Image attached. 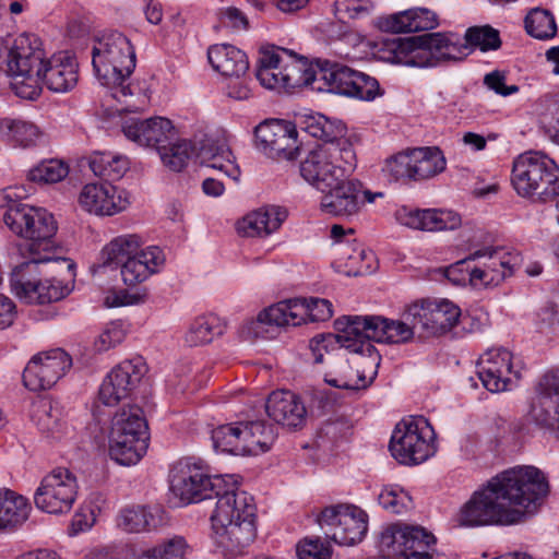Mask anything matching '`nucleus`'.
I'll return each instance as SVG.
<instances>
[{"mask_svg": "<svg viewBox=\"0 0 559 559\" xmlns=\"http://www.w3.org/2000/svg\"><path fill=\"white\" fill-rule=\"evenodd\" d=\"M549 485L534 466H515L474 492L462 507L460 524L464 526L514 525L536 513Z\"/></svg>", "mask_w": 559, "mask_h": 559, "instance_id": "nucleus-1", "label": "nucleus"}, {"mask_svg": "<svg viewBox=\"0 0 559 559\" xmlns=\"http://www.w3.org/2000/svg\"><path fill=\"white\" fill-rule=\"evenodd\" d=\"M377 53L379 59L386 62L428 68L449 61H462L471 53V48L455 35L426 33L407 38L383 39Z\"/></svg>", "mask_w": 559, "mask_h": 559, "instance_id": "nucleus-2", "label": "nucleus"}, {"mask_svg": "<svg viewBox=\"0 0 559 559\" xmlns=\"http://www.w3.org/2000/svg\"><path fill=\"white\" fill-rule=\"evenodd\" d=\"M2 58L14 94L27 100L37 99L41 94V71L48 60L41 39L31 33L7 36L0 43Z\"/></svg>", "mask_w": 559, "mask_h": 559, "instance_id": "nucleus-3", "label": "nucleus"}, {"mask_svg": "<svg viewBox=\"0 0 559 559\" xmlns=\"http://www.w3.org/2000/svg\"><path fill=\"white\" fill-rule=\"evenodd\" d=\"M253 498L239 488L219 498L211 516L218 543L231 556H242L255 538Z\"/></svg>", "mask_w": 559, "mask_h": 559, "instance_id": "nucleus-4", "label": "nucleus"}, {"mask_svg": "<svg viewBox=\"0 0 559 559\" xmlns=\"http://www.w3.org/2000/svg\"><path fill=\"white\" fill-rule=\"evenodd\" d=\"M2 221L17 237L27 240L24 252L52 255L56 247L57 222L51 213L41 207L13 201L7 190L0 191Z\"/></svg>", "mask_w": 559, "mask_h": 559, "instance_id": "nucleus-5", "label": "nucleus"}, {"mask_svg": "<svg viewBox=\"0 0 559 559\" xmlns=\"http://www.w3.org/2000/svg\"><path fill=\"white\" fill-rule=\"evenodd\" d=\"M170 491L181 504L216 498L217 501L239 488L238 475H210L199 459L182 457L170 469Z\"/></svg>", "mask_w": 559, "mask_h": 559, "instance_id": "nucleus-6", "label": "nucleus"}, {"mask_svg": "<svg viewBox=\"0 0 559 559\" xmlns=\"http://www.w3.org/2000/svg\"><path fill=\"white\" fill-rule=\"evenodd\" d=\"M522 263L518 251L502 247H485L471 253L447 270V276L454 283L469 282L474 287L497 286L513 275Z\"/></svg>", "mask_w": 559, "mask_h": 559, "instance_id": "nucleus-7", "label": "nucleus"}, {"mask_svg": "<svg viewBox=\"0 0 559 559\" xmlns=\"http://www.w3.org/2000/svg\"><path fill=\"white\" fill-rule=\"evenodd\" d=\"M92 64L102 85L123 96L131 94L124 82L135 68V52L127 36L115 31L97 38L92 49Z\"/></svg>", "mask_w": 559, "mask_h": 559, "instance_id": "nucleus-8", "label": "nucleus"}, {"mask_svg": "<svg viewBox=\"0 0 559 559\" xmlns=\"http://www.w3.org/2000/svg\"><path fill=\"white\" fill-rule=\"evenodd\" d=\"M356 167V154L348 140L326 142L311 148L300 164V175L311 186L325 192L336 180L349 176Z\"/></svg>", "mask_w": 559, "mask_h": 559, "instance_id": "nucleus-9", "label": "nucleus"}, {"mask_svg": "<svg viewBox=\"0 0 559 559\" xmlns=\"http://www.w3.org/2000/svg\"><path fill=\"white\" fill-rule=\"evenodd\" d=\"M511 183L522 198L551 201L559 195V166L540 152H525L513 162Z\"/></svg>", "mask_w": 559, "mask_h": 559, "instance_id": "nucleus-10", "label": "nucleus"}, {"mask_svg": "<svg viewBox=\"0 0 559 559\" xmlns=\"http://www.w3.org/2000/svg\"><path fill=\"white\" fill-rule=\"evenodd\" d=\"M435 430L427 418L409 416L395 426L390 451L401 464L417 465L435 454Z\"/></svg>", "mask_w": 559, "mask_h": 559, "instance_id": "nucleus-11", "label": "nucleus"}, {"mask_svg": "<svg viewBox=\"0 0 559 559\" xmlns=\"http://www.w3.org/2000/svg\"><path fill=\"white\" fill-rule=\"evenodd\" d=\"M402 320H391L381 316H352V321L345 323L343 340L348 342L347 335L357 336L361 343L402 344L409 342L415 334L419 335V326L409 317V307L403 313Z\"/></svg>", "mask_w": 559, "mask_h": 559, "instance_id": "nucleus-12", "label": "nucleus"}, {"mask_svg": "<svg viewBox=\"0 0 559 559\" xmlns=\"http://www.w3.org/2000/svg\"><path fill=\"white\" fill-rule=\"evenodd\" d=\"M78 496V481L67 468H56L46 475L34 493L37 509L49 514L68 513Z\"/></svg>", "mask_w": 559, "mask_h": 559, "instance_id": "nucleus-13", "label": "nucleus"}, {"mask_svg": "<svg viewBox=\"0 0 559 559\" xmlns=\"http://www.w3.org/2000/svg\"><path fill=\"white\" fill-rule=\"evenodd\" d=\"M381 544L402 559H432L443 556L437 550L436 536L421 526L388 528L381 534Z\"/></svg>", "mask_w": 559, "mask_h": 559, "instance_id": "nucleus-14", "label": "nucleus"}, {"mask_svg": "<svg viewBox=\"0 0 559 559\" xmlns=\"http://www.w3.org/2000/svg\"><path fill=\"white\" fill-rule=\"evenodd\" d=\"M318 522L334 528L332 540L341 546H353L361 542L368 528L366 512L353 504L326 507L321 511Z\"/></svg>", "mask_w": 559, "mask_h": 559, "instance_id": "nucleus-15", "label": "nucleus"}, {"mask_svg": "<svg viewBox=\"0 0 559 559\" xmlns=\"http://www.w3.org/2000/svg\"><path fill=\"white\" fill-rule=\"evenodd\" d=\"M146 373V364L141 356L126 359L115 366L104 378L98 401L105 406H116L128 399Z\"/></svg>", "mask_w": 559, "mask_h": 559, "instance_id": "nucleus-16", "label": "nucleus"}, {"mask_svg": "<svg viewBox=\"0 0 559 559\" xmlns=\"http://www.w3.org/2000/svg\"><path fill=\"white\" fill-rule=\"evenodd\" d=\"M72 359L62 348L34 355L23 371L24 385L34 392L51 389L71 368Z\"/></svg>", "mask_w": 559, "mask_h": 559, "instance_id": "nucleus-17", "label": "nucleus"}, {"mask_svg": "<svg viewBox=\"0 0 559 559\" xmlns=\"http://www.w3.org/2000/svg\"><path fill=\"white\" fill-rule=\"evenodd\" d=\"M296 124L285 120H265L254 130L259 150L271 158L296 159L300 154Z\"/></svg>", "mask_w": 559, "mask_h": 559, "instance_id": "nucleus-18", "label": "nucleus"}, {"mask_svg": "<svg viewBox=\"0 0 559 559\" xmlns=\"http://www.w3.org/2000/svg\"><path fill=\"white\" fill-rule=\"evenodd\" d=\"M409 317L419 326V336L428 337L452 330L460 321L461 309L448 299L423 300L409 306Z\"/></svg>", "mask_w": 559, "mask_h": 559, "instance_id": "nucleus-19", "label": "nucleus"}, {"mask_svg": "<svg viewBox=\"0 0 559 559\" xmlns=\"http://www.w3.org/2000/svg\"><path fill=\"white\" fill-rule=\"evenodd\" d=\"M80 206L97 216H114L124 211L129 204L127 191L108 181L85 185L79 194Z\"/></svg>", "mask_w": 559, "mask_h": 559, "instance_id": "nucleus-20", "label": "nucleus"}, {"mask_svg": "<svg viewBox=\"0 0 559 559\" xmlns=\"http://www.w3.org/2000/svg\"><path fill=\"white\" fill-rule=\"evenodd\" d=\"M122 132L130 141L140 146L152 147L159 152L176 139L171 121L163 117L148 119L128 118L123 121Z\"/></svg>", "mask_w": 559, "mask_h": 559, "instance_id": "nucleus-21", "label": "nucleus"}, {"mask_svg": "<svg viewBox=\"0 0 559 559\" xmlns=\"http://www.w3.org/2000/svg\"><path fill=\"white\" fill-rule=\"evenodd\" d=\"M512 373V354L506 348H490L478 359L477 376L483 385L492 393L510 390Z\"/></svg>", "mask_w": 559, "mask_h": 559, "instance_id": "nucleus-22", "label": "nucleus"}, {"mask_svg": "<svg viewBox=\"0 0 559 559\" xmlns=\"http://www.w3.org/2000/svg\"><path fill=\"white\" fill-rule=\"evenodd\" d=\"M395 219L403 226L423 231L453 230L462 224L461 216L455 212L407 205L395 211Z\"/></svg>", "mask_w": 559, "mask_h": 559, "instance_id": "nucleus-23", "label": "nucleus"}, {"mask_svg": "<svg viewBox=\"0 0 559 559\" xmlns=\"http://www.w3.org/2000/svg\"><path fill=\"white\" fill-rule=\"evenodd\" d=\"M348 176H344L342 180H336L335 185H331L326 189L321 199V209L324 213L350 217L357 215L362 206L361 199L362 186L359 181L348 180Z\"/></svg>", "mask_w": 559, "mask_h": 559, "instance_id": "nucleus-24", "label": "nucleus"}, {"mask_svg": "<svg viewBox=\"0 0 559 559\" xmlns=\"http://www.w3.org/2000/svg\"><path fill=\"white\" fill-rule=\"evenodd\" d=\"M531 417L539 426L559 431V368L548 371L537 386Z\"/></svg>", "mask_w": 559, "mask_h": 559, "instance_id": "nucleus-25", "label": "nucleus"}, {"mask_svg": "<svg viewBox=\"0 0 559 559\" xmlns=\"http://www.w3.org/2000/svg\"><path fill=\"white\" fill-rule=\"evenodd\" d=\"M371 348L370 350H350L364 357L360 362L364 367L362 370H354L347 362H342L340 365V374L326 377V383L334 388L353 391L368 388L377 376V368L381 360L377 348L372 344Z\"/></svg>", "mask_w": 559, "mask_h": 559, "instance_id": "nucleus-26", "label": "nucleus"}, {"mask_svg": "<svg viewBox=\"0 0 559 559\" xmlns=\"http://www.w3.org/2000/svg\"><path fill=\"white\" fill-rule=\"evenodd\" d=\"M265 411L272 420L289 429L301 428L306 423L305 404L290 391L272 392L265 402Z\"/></svg>", "mask_w": 559, "mask_h": 559, "instance_id": "nucleus-27", "label": "nucleus"}, {"mask_svg": "<svg viewBox=\"0 0 559 559\" xmlns=\"http://www.w3.org/2000/svg\"><path fill=\"white\" fill-rule=\"evenodd\" d=\"M287 325L297 326L302 323L323 322L333 316L330 300L318 297L293 298L281 301Z\"/></svg>", "mask_w": 559, "mask_h": 559, "instance_id": "nucleus-28", "label": "nucleus"}, {"mask_svg": "<svg viewBox=\"0 0 559 559\" xmlns=\"http://www.w3.org/2000/svg\"><path fill=\"white\" fill-rule=\"evenodd\" d=\"M165 254L157 246H148L132 259L122 263L120 274L128 286H135L146 281L151 275L159 272L165 263Z\"/></svg>", "mask_w": 559, "mask_h": 559, "instance_id": "nucleus-29", "label": "nucleus"}, {"mask_svg": "<svg viewBox=\"0 0 559 559\" xmlns=\"http://www.w3.org/2000/svg\"><path fill=\"white\" fill-rule=\"evenodd\" d=\"M199 157L202 165L218 170L234 180L239 179L240 169L224 135L206 138L200 147Z\"/></svg>", "mask_w": 559, "mask_h": 559, "instance_id": "nucleus-30", "label": "nucleus"}, {"mask_svg": "<svg viewBox=\"0 0 559 559\" xmlns=\"http://www.w3.org/2000/svg\"><path fill=\"white\" fill-rule=\"evenodd\" d=\"M286 217V210L265 206L248 213L237 222L236 228L243 237H266L276 231Z\"/></svg>", "mask_w": 559, "mask_h": 559, "instance_id": "nucleus-31", "label": "nucleus"}, {"mask_svg": "<svg viewBox=\"0 0 559 559\" xmlns=\"http://www.w3.org/2000/svg\"><path fill=\"white\" fill-rule=\"evenodd\" d=\"M79 80L78 62L73 57L48 58L41 71V85L55 93H67L73 90Z\"/></svg>", "mask_w": 559, "mask_h": 559, "instance_id": "nucleus-32", "label": "nucleus"}, {"mask_svg": "<svg viewBox=\"0 0 559 559\" xmlns=\"http://www.w3.org/2000/svg\"><path fill=\"white\" fill-rule=\"evenodd\" d=\"M349 321H352V316H343L335 321V329L337 331L336 334H319L310 340L309 347L312 352L316 364H322L324 353H329L336 345H340V347H343L347 350L372 349L371 344L361 343V341H359L357 336L347 335L349 338L348 342H345L343 340V335H345L343 331H345L346 328L345 323H349Z\"/></svg>", "mask_w": 559, "mask_h": 559, "instance_id": "nucleus-33", "label": "nucleus"}, {"mask_svg": "<svg viewBox=\"0 0 559 559\" xmlns=\"http://www.w3.org/2000/svg\"><path fill=\"white\" fill-rule=\"evenodd\" d=\"M283 61V69L285 70V73L284 78H282V82H285V92H290L304 86H312L313 90L319 91L322 90L321 86L313 85L318 80V76H320V73L306 57L286 49Z\"/></svg>", "mask_w": 559, "mask_h": 559, "instance_id": "nucleus-34", "label": "nucleus"}, {"mask_svg": "<svg viewBox=\"0 0 559 559\" xmlns=\"http://www.w3.org/2000/svg\"><path fill=\"white\" fill-rule=\"evenodd\" d=\"M286 48L270 46L263 47L259 51V58L255 69V76L266 88L284 91L285 70L283 69V58Z\"/></svg>", "mask_w": 559, "mask_h": 559, "instance_id": "nucleus-35", "label": "nucleus"}, {"mask_svg": "<svg viewBox=\"0 0 559 559\" xmlns=\"http://www.w3.org/2000/svg\"><path fill=\"white\" fill-rule=\"evenodd\" d=\"M438 25L437 14L425 8L408 9L386 17L382 27L391 33H412L432 29Z\"/></svg>", "mask_w": 559, "mask_h": 559, "instance_id": "nucleus-36", "label": "nucleus"}, {"mask_svg": "<svg viewBox=\"0 0 559 559\" xmlns=\"http://www.w3.org/2000/svg\"><path fill=\"white\" fill-rule=\"evenodd\" d=\"M207 59L212 68L225 76L239 78L249 69L247 55L228 44L211 46L207 50Z\"/></svg>", "mask_w": 559, "mask_h": 559, "instance_id": "nucleus-37", "label": "nucleus"}, {"mask_svg": "<svg viewBox=\"0 0 559 559\" xmlns=\"http://www.w3.org/2000/svg\"><path fill=\"white\" fill-rule=\"evenodd\" d=\"M32 507L22 495L0 489V532L14 531L28 519Z\"/></svg>", "mask_w": 559, "mask_h": 559, "instance_id": "nucleus-38", "label": "nucleus"}, {"mask_svg": "<svg viewBox=\"0 0 559 559\" xmlns=\"http://www.w3.org/2000/svg\"><path fill=\"white\" fill-rule=\"evenodd\" d=\"M143 238L138 234H123L112 238L100 251L103 266L119 267L143 250Z\"/></svg>", "mask_w": 559, "mask_h": 559, "instance_id": "nucleus-39", "label": "nucleus"}, {"mask_svg": "<svg viewBox=\"0 0 559 559\" xmlns=\"http://www.w3.org/2000/svg\"><path fill=\"white\" fill-rule=\"evenodd\" d=\"M287 319L281 301L262 310L257 318L248 319L239 328V335L243 340L265 338L272 326H286Z\"/></svg>", "mask_w": 559, "mask_h": 559, "instance_id": "nucleus-40", "label": "nucleus"}, {"mask_svg": "<svg viewBox=\"0 0 559 559\" xmlns=\"http://www.w3.org/2000/svg\"><path fill=\"white\" fill-rule=\"evenodd\" d=\"M23 255L26 257V252L23 251ZM28 260L16 265L10 277L11 289L15 296L25 302L31 290L34 289V285L38 281L37 266L39 263L49 262L52 260V255H39L28 254Z\"/></svg>", "mask_w": 559, "mask_h": 559, "instance_id": "nucleus-41", "label": "nucleus"}, {"mask_svg": "<svg viewBox=\"0 0 559 559\" xmlns=\"http://www.w3.org/2000/svg\"><path fill=\"white\" fill-rule=\"evenodd\" d=\"M109 456L118 464L130 466L136 464L146 453L148 440L122 437L121 432H109Z\"/></svg>", "mask_w": 559, "mask_h": 559, "instance_id": "nucleus-42", "label": "nucleus"}, {"mask_svg": "<svg viewBox=\"0 0 559 559\" xmlns=\"http://www.w3.org/2000/svg\"><path fill=\"white\" fill-rule=\"evenodd\" d=\"M243 455H259L269 451L276 439L272 425L263 420L242 421Z\"/></svg>", "mask_w": 559, "mask_h": 559, "instance_id": "nucleus-43", "label": "nucleus"}, {"mask_svg": "<svg viewBox=\"0 0 559 559\" xmlns=\"http://www.w3.org/2000/svg\"><path fill=\"white\" fill-rule=\"evenodd\" d=\"M0 132L14 145L23 148L37 145L44 133L34 122L21 118H4L0 122Z\"/></svg>", "mask_w": 559, "mask_h": 559, "instance_id": "nucleus-44", "label": "nucleus"}, {"mask_svg": "<svg viewBox=\"0 0 559 559\" xmlns=\"http://www.w3.org/2000/svg\"><path fill=\"white\" fill-rule=\"evenodd\" d=\"M121 432L122 437L150 440L148 428L143 412L139 406L129 405L117 412L109 432Z\"/></svg>", "mask_w": 559, "mask_h": 559, "instance_id": "nucleus-45", "label": "nucleus"}, {"mask_svg": "<svg viewBox=\"0 0 559 559\" xmlns=\"http://www.w3.org/2000/svg\"><path fill=\"white\" fill-rule=\"evenodd\" d=\"M298 126L311 136L322 140L323 143L346 140L345 126L320 114L300 117Z\"/></svg>", "mask_w": 559, "mask_h": 559, "instance_id": "nucleus-46", "label": "nucleus"}, {"mask_svg": "<svg viewBox=\"0 0 559 559\" xmlns=\"http://www.w3.org/2000/svg\"><path fill=\"white\" fill-rule=\"evenodd\" d=\"M338 261L347 267V274L355 276L372 272L374 254L357 243H340L336 247Z\"/></svg>", "mask_w": 559, "mask_h": 559, "instance_id": "nucleus-47", "label": "nucleus"}, {"mask_svg": "<svg viewBox=\"0 0 559 559\" xmlns=\"http://www.w3.org/2000/svg\"><path fill=\"white\" fill-rule=\"evenodd\" d=\"M88 166L95 176L114 181L126 174L129 162L126 156L112 152H94L88 157Z\"/></svg>", "mask_w": 559, "mask_h": 559, "instance_id": "nucleus-48", "label": "nucleus"}, {"mask_svg": "<svg viewBox=\"0 0 559 559\" xmlns=\"http://www.w3.org/2000/svg\"><path fill=\"white\" fill-rule=\"evenodd\" d=\"M225 321L216 314H207L197 318L186 333V343L190 346L207 344L216 336L224 334Z\"/></svg>", "mask_w": 559, "mask_h": 559, "instance_id": "nucleus-49", "label": "nucleus"}, {"mask_svg": "<svg viewBox=\"0 0 559 559\" xmlns=\"http://www.w3.org/2000/svg\"><path fill=\"white\" fill-rule=\"evenodd\" d=\"M415 181L427 180L441 174L447 160L439 147L427 146L414 148Z\"/></svg>", "mask_w": 559, "mask_h": 559, "instance_id": "nucleus-50", "label": "nucleus"}, {"mask_svg": "<svg viewBox=\"0 0 559 559\" xmlns=\"http://www.w3.org/2000/svg\"><path fill=\"white\" fill-rule=\"evenodd\" d=\"M143 559H185L194 557V547L183 536L174 535L156 546L142 550Z\"/></svg>", "mask_w": 559, "mask_h": 559, "instance_id": "nucleus-51", "label": "nucleus"}, {"mask_svg": "<svg viewBox=\"0 0 559 559\" xmlns=\"http://www.w3.org/2000/svg\"><path fill=\"white\" fill-rule=\"evenodd\" d=\"M320 79L324 80L330 92L349 96L355 85L358 71L340 63H333L329 69H320Z\"/></svg>", "mask_w": 559, "mask_h": 559, "instance_id": "nucleus-52", "label": "nucleus"}, {"mask_svg": "<svg viewBox=\"0 0 559 559\" xmlns=\"http://www.w3.org/2000/svg\"><path fill=\"white\" fill-rule=\"evenodd\" d=\"M25 304L46 305L61 300L71 292V287L57 278L38 280Z\"/></svg>", "mask_w": 559, "mask_h": 559, "instance_id": "nucleus-53", "label": "nucleus"}, {"mask_svg": "<svg viewBox=\"0 0 559 559\" xmlns=\"http://www.w3.org/2000/svg\"><path fill=\"white\" fill-rule=\"evenodd\" d=\"M242 421L221 425L213 429L212 441L216 451L243 455Z\"/></svg>", "mask_w": 559, "mask_h": 559, "instance_id": "nucleus-54", "label": "nucleus"}, {"mask_svg": "<svg viewBox=\"0 0 559 559\" xmlns=\"http://www.w3.org/2000/svg\"><path fill=\"white\" fill-rule=\"evenodd\" d=\"M158 521L146 507L123 509L118 518V525L129 533H140L156 527Z\"/></svg>", "mask_w": 559, "mask_h": 559, "instance_id": "nucleus-55", "label": "nucleus"}, {"mask_svg": "<svg viewBox=\"0 0 559 559\" xmlns=\"http://www.w3.org/2000/svg\"><path fill=\"white\" fill-rule=\"evenodd\" d=\"M525 29L532 37L546 40L556 36L557 24L552 13L545 9L535 8L525 17Z\"/></svg>", "mask_w": 559, "mask_h": 559, "instance_id": "nucleus-56", "label": "nucleus"}, {"mask_svg": "<svg viewBox=\"0 0 559 559\" xmlns=\"http://www.w3.org/2000/svg\"><path fill=\"white\" fill-rule=\"evenodd\" d=\"M414 148L397 153L385 160L384 175L393 181H415Z\"/></svg>", "mask_w": 559, "mask_h": 559, "instance_id": "nucleus-57", "label": "nucleus"}, {"mask_svg": "<svg viewBox=\"0 0 559 559\" xmlns=\"http://www.w3.org/2000/svg\"><path fill=\"white\" fill-rule=\"evenodd\" d=\"M69 174V166L61 159H46L28 170V180L50 185L62 181Z\"/></svg>", "mask_w": 559, "mask_h": 559, "instance_id": "nucleus-58", "label": "nucleus"}, {"mask_svg": "<svg viewBox=\"0 0 559 559\" xmlns=\"http://www.w3.org/2000/svg\"><path fill=\"white\" fill-rule=\"evenodd\" d=\"M162 162L170 170L181 171L192 154V146L187 140L170 141L158 152Z\"/></svg>", "mask_w": 559, "mask_h": 559, "instance_id": "nucleus-59", "label": "nucleus"}, {"mask_svg": "<svg viewBox=\"0 0 559 559\" xmlns=\"http://www.w3.org/2000/svg\"><path fill=\"white\" fill-rule=\"evenodd\" d=\"M378 500L383 509L394 514L405 513L414 507L409 493L396 485L384 487Z\"/></svg>", "mask_w": 559, "mask_h": 559, "instance_id": "nucleus-60", "label": "nucleus"}, {"mask_svg": "<svg viewBox=\"0 0 559 559\" xmlns=\"http://www.w3.org/2000/svg\"><path fill=\"white\" fill-rule=\"evenodd\" d=\"M468 47H477L481 51L497 50L501 46L499 32L490 25L473 26L465 33Z\"/></svg>", "mask_w": 559, "mask_h": 559, "instance_id": "nucleus-61", "label": "nucleus"}, {"mask_svg": "<svg viewBox=\"0 0 559 559\" xmlns=\"http://www.w3.org/2000/svg\"><path fill=\"white\" fill-rule=\"evenodd\" d=\"M298 559H330L333 555L331 542L320 536H306L296 544Z\"/></svg>", "mask_w": 559, "mask_h": 559, "instance_id": "nucleus-62", "label": "nucleus"}, {"mask_svg": "<svg viewBox=\"0 0 559 559\" xmlns=\"http://www.w3.org/2000/svg\"><path fill=\"white\" fill-rule=\"evenodd\" d=\"M31 416L43 432L53 433L59 426V412L50 401L39 400L34 403Z\"/></svg>", "mask_w": 559, "mask_h": 559, "instance_id": "nucleus-63", "label": "nucleus"}, {"mask_svg": "<svg viewBox=\"0 0 559 559\" xmlns=\"http://www.w3.org/2000/svg\"><path fill=\"white\" fill-rule=\"evenodd\" d=\"M128 333L127 325L121 320L109 322L94 342V348L98 353L107 352L121 344Z\"/></svg>", "mask_w": 559, "mask_h": 559, "instance_id": "nucleus-64", "label": "nucleus"}]
</instances>
